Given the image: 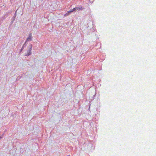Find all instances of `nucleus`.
<instances>
[{
	"label": "nucleus",
	"mask_w": 156,
	"mask_h": 156,
	"mask_svg": "<svg viewBox=\"0 0 156 156\" xmlns=\"http://www.w3.org/2000/svg\"><path fill=\"white\" fill-rule=\"evenodd\" d=\"M83 9V8L82 7H77L74 8L72 10L70 11V12H73V11H76L77 10H81Z\"/></svg>",
	"instance_id": "f257e3e1"
},
{
	"label": "nucleus",
	"mask_w": 156,
	"mask_h": 156,
	"mask_svg": "<svg viewBox=\"0 0 156 156\" xmlns=\"http://www.w3.org/2000/svg\"><path fill=\"white\" fill-rule=\"evenodd\" d=\"M31 48H32V46H31L30 49L28 50V51H27V54L26 55L29 56L31 54Z\"/></svg>",
	"instance_id": "f03ea898"
},
{
	"label": "nucleus",
	"mask_w": 156,
	"mask_h": 156,
	"mask_svg": "<svg viewBox=\"0 0 156 156\" xmlns=\"http://www.w3.org/2000/svg\"><path fill=\"white\" fill-rule=\"evenodd\" d=\"M31 37H32V35L31 34H30L29 37H28L27 39V41H30L31 40V39H32V38H31Z\"/></svg>",
	"instance_id": "7ed1b4c3"
},
{
	"label": "nucleus",
	"mask_w": 156,
	"mask_h": 156,
	"mask_svg": "<svg viewBox=\"0 0 156 156\" xmlns=\"http://www.w3.org/2000/svg\"><path fill=\"white\" fill-rule=\"evenodd\" d=\"M70 12H70V11H68V12L67 13H66V14H65L64 16H66L69 15Z\"/></svg>",
	"instance_id": "20e7f679"
},
{
	"label": "nucleus",
	"mask_w": 156,
	"mask_h": 156,
	"mask_svg": "<svg viewBox=\"0 0 156 156\" xmlns=\"http://www.w3.org/2000/svg\"><path fill=\"white\" fill-rule=\"evenodd\" d=\"M2 138V137L0 136V139H1V138Z\"/></svg>",
	"instance_id": "39448f33"
}]
</instances>
